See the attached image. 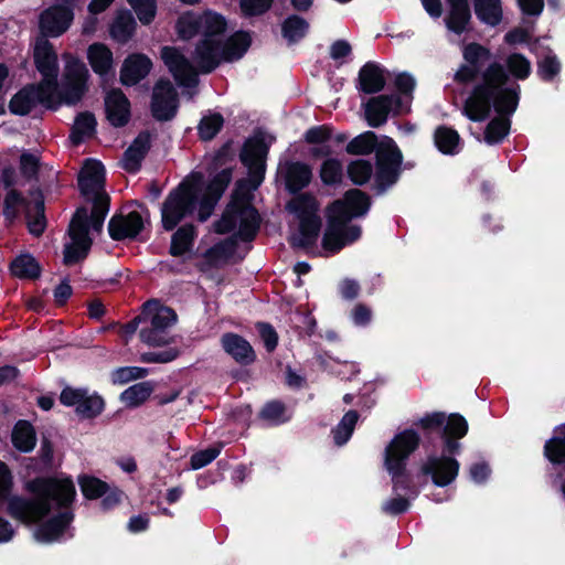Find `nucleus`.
I'll return each mask as SVG.
<instances>
[{
	"label": "nucleus",
	"instance_id": "nucleus-1",
	"mask_svg": "<svg viewBox=\"0 0 565 565\" xmlns=\"http://www.w3.org/2000/svg\"><path fill=\"white\" fill-rule=\"evenodd\" d=\"M12 487L11 471L0 460V499L8 502L7 513L11 518L26 524L45 519L51 513V500L56 501L60 507H67L76 497L74 482L70 478L35 477L28 481L25 489L36 497L33 499L11 495Z\"/></svg>",
	"mask_w": 565,
	"mask_h": 565
},
{
	"label": "nucleus",
	"instance_id": "nucleus-2",
	"mask_svg": "<svg viewBox=\"0 0 565 565\" xmlns=\"http://www.w3.org/2000/svg\"><path fill=\"white\" fill-rule=\"evenodd\" d=\"M461 53L463 62L456 71L454 82L462 86L473 84L465 103L477 107L488 106L497 94L511 89L505 66L492 60L489 47L469 42L463 44Z\"/></svg>",
	"mask_w": 565,
	"mask_h": 565
},
{
	"label": "nucleus",
	"instance_id": "nucleus-3",
	"mask_svg": "<svg viewBox=\"0 0 565 565\" xmlns=\"http://www.w3.org/2000/svg\"><path fill=\"white\" fill-rule=\"evenodd\" d=\"M520 97L521 86L513 82L511 83V89H504V92L497 94L490 100L488 107L487 105L477 107L465 103L462 114L473 122H481L490 116L493 109L497 116L487 124L483 139L489 146L500 145L510 134L511 116L518 109Z\"/></svg>",
	"mask_w": 565,
	"mask_h": 565
},
{
	"label": "nucleus",
	"instance_id": "nucleus-4",
	"mask_svg": "<svg viewBox=\"0 0 565 565\" xmlns=\"http://www.w3.org/2000/svg\"><path fill=\"white\" fill-rule=\"evenodd\" d=\"M420 445L419 434L407 428L397 433L384 451V467L390 473L395 492H404L417 497L419 489L416 486L412 473L407 470V462L413 452Z\"/></svg>",
	"mask_w": 565,
	"mask_h": 565
},
{
	"label": "nucleus",
	"instance_id": "nucleus-5",
	"mask_svg": "<svg viewBox=\"0 0 565 565\" xmlns=\"http://www.w3.org/2000/svg\"><path fill=\"white\" fill-rule=\"evenodd\" d=\"M141 310L145 323H149L139 331L141 342L149 347L170 344L173 339L168 337L167 329L177 322V312L168 306L160 305L157 299L146 301Z\"/></svg>",
	"mask_w": 565,
	"mask_h": 565
},
{
	"label": "nucleus",
	"instance_id": "nucleus-6",
	"mask_svg": "<svg viewBox=\"0 0 565 565\" xmlns=\"http://www.w3.org/2000/svg\"><path fill=\"white\" fill-rule=\"evenodd\" d=\"M403 153L394 139L385 136L382 147L376 151L374 163V183L372 190L375 195L385 194L394 186L402 174Z\"/></svg>",
	"mask_w": 565,
	"mask_h": 565
},
{
	"label": "nucleus",
	"instance_id": "nucleus-7",
	"mask_svg": "<svg viewBox=\"0 0 565 565\" xmlns=\"http://www.w3.org/2000/svg\"><path fill=\"white\" fill-rule=\"evenodd\" d=\"M198 207V195L191 186L181 183L169 192L161 205V224L171 232Z\"/></svg>",
	"mask_w": 565,
	"mask_h": 565
},
{
	"label": "nucleus",
	"instance_id": "nucleus-8",
	"mask_svg": "<svg viewBox=\"0 0 565 565\" xmlns=\"http://www.w3.org/2000/svg\"><path fill=\"white\" fill-rule=\"evenodd\" d=\"M269 146L262 135L247 138L239 151V161L246 167L252 190H256L265 179Z\"/></svg>",
	"mask_w": 565,
	"mask_h": 565
},
{
	"label": "nucleus",
	"instance_id": "nucleus-9",
	"mask_svg": "<svg viewBox=\"0 0 565 565\" xmlns=\"http://www.w3.org/2000/svg\"><path fill=\"white\" fill-rule=\"evenodd\" d=\"M60 403L75 407L79 419H95L105 411V399L97 392L89 393L85 387L65 386L60 394Z\"/></svg>",
	"mask_w": 565,
	"mask_h": 565
},
{
	"label": "nucleus",
	"instance_id": "nucleus-10",
	"mask_svg": "<svg viewBox=\"0 0 565 565\" xmlns=\"http://www.w3.org/2000/svg\"><path fill=\"white\" fill-rule=\"evenodd\" d=\"M131 204L138 206L141 211L114 214L108 222V234L111 239L117 242L137 239L145 228L146 220L149 222L150 212L147 205L139 201H132Z\"/></svg>",
	"mask_w": 565,
	"mask_h": 565
},
{
	"label": "nucleus",
	"instance_id": "nucleus-11",
	"mask_svg": "<svg viewBox=\"0 0 565 565\" xmlns=\"http://www.w3.org/2000/svg\"><path fill=\"white\" fill-rule=\"evenodd\" d=\"M179 109V94L171 81L160 77L152 89L150 99L151 116L160 122L172 120Z\"/></svg>",
	"mask_w": 565,
	"mask_h": 565
},
{
	"label": "nucleus",
	"instance_id": "nucleus-12",
	"mask_svg": "<svg viewBox=\"0 0 565 565\" xmlns=\"http://www.w3.org/2000/svg\"><path fill=\"white\" fill-rule=\"evenodd\" d=\"M444 449L440 455H428L420 467V473L430 477L434 486L445 488L451 484L459 475L460 463Z\"/></svg>",
	"mask_w": 565,
	"mask_h": 565
},
{
	"label": "nucleus",
	"instance_id": "nucleus-13",
	"mask_svg": "<svg viewBox=\"0 0 565 565\" xmlns=\"http://www.w3.org/2000/svg\"><path fill=\"white\" fill-rule=\"evenodd\" d=\"M372 206L371 196L363 190L353 188L344 192L342 199L334 200L327 211L342 221L350 223L354 218L364 217Z\"/></svg>",
	"mask_w": 565,
	"mask_h": 565
},
{
	"label": "nucleus",
	"instance_id": "nucleus-14",
	"mask_svg": "<svg viewBox=\"0 0 565 565\" xmlns=\"http://www.w3.org/2000/svg\"><path fill=\"white\" fill-rule=\"evenodd\" d=\"M239 198L242 201H238V230L234 233L239 241L245 243L253 242L262 224V217L258 210L252 204V195L249 193L248 185L239 190Z\"/></svg>",
	"mask_w": 565,
	"mask_h": 565
},
{
	"label": "nucleus",
	"instance_id": "nucleus-15",
	"mask_svg": "<svg viewBox=\"0 0 565 565\" xmlns=\"http://www.w3.org/2000/svg\"><path fill=\"white\" fill-rule=\"evenodd\" d=\"M160 55L164 65L180 86L193 87L198 85V72L178 47L163 46Z\"/></svg>",
	"mask_w": 565,
	"mask_h": 565
},
{
	"label": "nucleus",
	"instance_id": "nucleus-16",
	"mask_svg": "<svg viewBox=\"0 0 565 565\" xmlns=\"http://www.w3.org/2000/svg\"><path fill=\"white\" fill-rule=\"evenodd\" d=\"M74 19V12L71 8L62 4L52 6L45 9L39 20V26L42 36L47 39L57 38L65 33Z\"/></svg>",
	"mask_w": 565,
	"mask_h": 565
},
{
	"label": "nucleus",
	"instance_id": "nucleus-17",
	"mask_svg": "<svg viewBox=\"0 0 565 565\" xmlns=\"http://www.w3.org/2000/svg\"><path fill=\"white\" fill-rule=\"evenodd\" d=\"M543 456L551 463L554 473H551L552 484L556 486L564 478L565 470V424L554 428V435L543 446Z\"/></svg>",
	"mask_w": 565,
	"mask_h": 565
},
{
	"label": "nucleus",
	"instance_id": "nucleus-18",
	"mask_svg": "<svg viewBox=\"0 0 565 565\" xmlns=\"http://www.w3.org/2000/svg\"><path fill=\"white\" fill-rule=\"evenodd\" d=\"M105 167L96 159H86L77 177L81 194L87 199L103 193L105 186Z\"/></svg>",
	"mask_w": 565,
	"mask_h": 565
},
{
	"label": "nucleus",
	"instance_id": "nucleus-19",
	"mask_svg": "<svg viewBox=\"0 0 565 565\" xmlns=\"http://www.w3.org/2000/svg\"><path fill=\"white\" fill-rule=\"evenodd\" d=\"M221 40L202 38L195 45L193 61L198 72L201 74H211L223 60Z\"/></svg>",
	"mask_w": 565,
	"mask_h": 565
},
{
	"label": "nucleus",
	"instance_id": "nucleus-20",
	"mask_svg": "<svg viewBox=\"0 0 565 565\" xmlns=\"http://www.w3.org/2000/svg\"><path fill=\"white\" fill-rule=\"evenodd\" d=\"M52 502L60 509H63V511L41 523L35 530V539L43 543H51L58 540L74 520V513L70 510L72 503L67 507H60L54 500L50 501L51 505Z\"/></svg>",
	"mask_w": 565,
	"mask_h": 565
},
{
	"label": "nucleus",
	"instance_id": "nucleus-21",
	"mask_svg": "<svg viewBox=\"0 0 565 565\" xmlns=\"http://www.w3.org/2000/svg\"><path fill=\"white\" fill-rule=\"evenodd\" d=\"M468 429V422L461 414L451 413L446 416L440 436L444 450L450 455H459L461 451L459 440L467 435Z\"/></svg>",
	"mask_w": 565,
	"mask_h": 565
},
{
	"label": "nucleus",
	"instance_id": "nucleus-22",
	"mask_svg": "<svg viewBox=\"0 0 565 565\" xmlns=\"http://www.w3.org/2000/svg\"><path fill=\"white\" fill-rule=\"evenodd\" d=\"M105 114L115 128L125 127L131 118V105L120 88H114L105 97Z\"/></svg>",
	"mask_w": 565,
	"mask_h": 565
},
{
	"label": "nucleus",
	"instance_id": "nucleus-23",
	"mask_svg": "<svg viewBox=\"0 0 565 565\" xmlns=\"http://www.w3.org/2000/svg\"><path fill=\"white\" fill-rule=\"evenodd\" d=\"M151 149V134L149 130L140 131L122 154V168L128 173L140 171L142 161Z\"/></svg>",
	"mask_w": 565,
	"mask_h": 565
},
{
	"label": "nucleus",
	"instance_id": "nucleus-24",
	"mask_svg": "<svg viewBox=\"0 0 565 565\" xmlns=\"http://www.w3.org/2000/svg\"><path fill=\"white\" fill-rule=\"evenodd\" d=\"M152 61L143 53L129 54L120 68V82L125 86H135L148 76Z\"/></svg>",
	"mask_w": 565,
	"mask_h": 565
},
{
	"label": "nucleus",
	"instance_id": "nucleus-25",
	"mask_svg": "<svg viewBox=\"0 0 565 565\" xmlns=\"http://www.w3.org/2000/svg\"><path fill=\"white\" fill-rule=\"evenodd\" d=\"M221 345L237 364L247 366L256 361L250 343L241 334L226 332L221 337Z\"/></svg>",
	"mask_w": 565,
	"mask_h": 565
},
{
	"label": "nucleus",
	"instance_id": "nucleus-26",
	"mask_svg": "<svg viewBox=\"0 0 565 565\" xmlns=\"http://www.w3.org/2000/svg\"><path fill=\"white\" fill-rule=\"evenodd\" d=\"M386 70L376 62H366L359 71L356 88L366 95L382 92L386 85Z\"/></svg>",
	"mask_w": 565,
	"mask_h": 565
},
{
	"label": "nucleus",
	"instance_id": "nucleus-27",
	"mask_svg": "<svg viewBox=\"0 0 565 565\" xmlns=\"http://www.w3.org/2000/svg\"><path fill=\"white\" fill-rule=\"evenodd\" d=\"M33 60L38 72L42 76H58L57 53L49 39H36L34 44Z\"/></svg>",
	"mask_w": 565,
	"mask_h": 565
},
{
	"label": "nucleus",
	"instance_id": "nucleus-28",
	"mask_svg": "<svg viewBox=\"0 0 565 565\" xmlns=\"http://www.w3.org/2000/svg\"><path fill=\"white\" fill-rule=\"evenodd\" d=\"M312 180L311 167L302 161H289L285 166V189L290 194H297L306 189Z\"/></svg>",
	"mask_w": 565,
	"mask_h": 565
},
{
	"label": "nucleus",
	"instance_id": "nucleus-29",
	"mask_svg": "<svg viewBox=\"0 0 565 565\" xmlns=\"http://www.w3.org/2000/svg\"><path fill=\"white\" fill-rule=\"evenodd\" d=\"M246 188V180L239 179L236 181L235 189L232 193L231 201L226 205L222 216L214 223V232L220 235L228 234L235 231L238 223V201H242L239 198V190Z\"/></svg>",
	"mask_w": 565,
	"mask_h": 565
},
{
	"label": "nucleus",
	"instance_id": "nucleus-30",
	"mask_svg": "<svg viewBox=\"0 0 565 565\" xmlns=\"http://www.w3.org/2000/svg\"><path fill=\"white\" fill-rule=\"evenodd\" d=\"M298 220L299 236L291 237L289 241L290 245L299 248H308L316 245L322 226L321 217L315 214Z\"/></svg>",
	"mask_w": 565,
	"mask_h": 565
},
{
	"label": "nucleus",
	"instance_id": "nucleus-31",
	"mask_svg": "<svg viewBox=\"0 0 565 565\" xmlns=\"http://www.w3.org/2000/svg\"><path fill=\"white\" fill-rule=\"evenodd\" d=\"M252 41L250 33L244 30L234 32L225 41L221 40L224 62L233 63L241 60L250 47Z\"/></svg>",
	"mask_w": 565,
	"mask_h": 565
},
{
	"label": "nucleus",
	"instance_id": "nucleus-32",
	"mask_svg": "<svg viewBox=\"0 0 565 565\" xmlns=\"http://www.w3.org/2000/svg\"><path fill=\"white\" fill-rule=\"evenodd\" d=\"M327 226L322 237V248L332 254L344 248L345 242L342 236V226L347 223L326 210Z\"/></svg>",
	"mask_w": 565,
	"mask_h": 565
},
{
	"label": "nucleus",
	"instance_id": "nucleus-33",
	"mask_svg": "<svg viewBox=\"0 0 565 565\" xmlns=\"http://www.w3.org/2000/svg\"><path fill=\"white\" fill-rule=\"evenodd\" d=\"M28 85L32 90L38 104H41L46 108L53 110L57 108V106L60 105V98H56L58 88L57 76H42L40 83Z\"/></svg>",
	"mask_w": 565,
	"mask_h": 565
},
{
	"label": "nucleus",
	"instance_id": "nucleus-34",
	"mask_svg": "<svg viewBox=\"0 0 565 565\" xmlns=\"http://www.w3.org/2000/svg\"><path fill=\"white\" fill-rule=\"evenodd\" d=\"M10 274L19 279L35 280L40 278L42 267L30 253L15 256L9 265Z\"/></svg>",
	"mask_w": 565,
	"mask_h": 565
},
{
	"label": "nucleus",
	"instance_id": "nucleus-35",
	"mask_svg": "<svg viewBox=\"0 0 565 565\" xmlns=\"http://www.w3.org/2000/svg\"><path fill=\"white\" fill-rule=\"evenodd\" d=\"M449 11L444 21L449 31L457 35L469 31L471 10L469 1L448 4Z\"/></svg>",
	"mask_w": 565,
	"mask_h": 565
},
{
	"label": "nucleus",
	"instance_id": "nucleus-36",
	"mask_svg": "<svg viewBox=\"0 0 565 565\" xmlns=\"http://www.w3.org/2000/svg\"><path fill=\"white\" fill-rule=\"evenodd\" d=\"M434 143L446 156H456L462 149V141L458 131L445 125H440L435 129Z\"/></svg>",
	"mask_w": 565,
	"mask_h": 565
},
{
	"label": "nucleus",
	"instance_id": "nucleus-37",
	"mask_svg": "<svg viewBox=\"0 0 565 565\" xmlns=\"http://www.w3.org/2000/svg\"><path fill=\"white\" fill-rule=\"evenodd\" d=\"M196 236L198 231L192 223H186L178 227L171 236L169 254L173 257L183 256L192 249Z\"/></svg>",
	"mask_w": 565,
	"mask_h": 565
},
{
	"label": "nucleus",
	"instance_id": "nucleus-38",
	"mask_svg": "<svg viewBox=\"0 0 565 565\" xmlns=\"http://www.w3.org/2000/svg\"><path fill=\"white\" fill-rule=\"evenodd\" d=\"M11 443L20 452H31L36 445L34 426L29 420L19 419L12 428Z\"/></svg>",
	"mask_w": 565,
	"mask_h": 565
},
{
	"label": "nucleus",
	"instance_id": "nucleus-39",
	"mask_svg": "<svg viewBox=\"0 0 565 565\" xmlns=\"http://www.w3.org/2000/svg\"><path fill=\"white\" fill-rule=\"evenodd\" d=\"M137 22L129 10L118 11L116 18L109 25L111 39L118 43L126 44L135 34Z\"/></svg>",
	"mask_w": 565,
	"mask_h": 565
},
{
	"label": "nucleus",
	"instance_id": "nucleus-40",
	"mask_svg": "<svg viewBox=\"0 0 565 565\" xmlns=\"http://www.w3.org/2000/svg\"><path fill=\"white\" fill-rule=\"evenodd\" d=\"M97 120L93 113H79L71 128L70 141L73 146L82 145L86 139H90L96 135Z\"/></svg>",
	"mask_w": 565,
	"mask_h": 565
},
{
	"label": "nucleus",
	"instance_id": "nucleus-41",
	"mask_svg": "<svg viewBox=\"0 0 565 565\" xmlns=\"http://www.w3.org/2000/svg\"><path fill=\"white\" fill-rule=\"evenodd\" d=\"M87 60L94 71L99 76L107 75L113 67V52L104 43H93L87 50Z\"/></svg>",
	"mask_w": 565,
	"mask_h": 565
},
{
	"label": "nucleus",
	"instance_id": "nucleus-42",
	"mask_svg": "<svg viewBox=\"0 0 565 565\" xmlns=\"http://www.w3.org/2000/svg\"><path fill=\"white\" fill-rule=\"evenodd\" d=\"M309 29V22L296 13L288 15L280 24L281 36L288 45H294L305 39Z\"/></svg>",
	"mask_w": 565,
	"mask_h": 565
},
{
	"label": "nucleus",
	"instance_id": "nucleus-43",
	"mask_svg": "<svg viewBox=\"0 0 565 565\" xmlns=\"http://www.w3.org/2000/svg\"><path fill=\"white\" fill-rule=\"evenodd\" d=\"M390 99L386 95L371 97L365 104V119L372 128H379L387 121L391 114L388 108Z\"/></svg>",
	"mask_w": 565,
	"mask_h": 565
},
{
	"label": "nucleus",
	"instance_id": "nucleus-44",
	"mask_svg": "<svg viewBox=\"0 0 565 565\" xmlns=\"http://www.w3.org/2000/svg\"><path fill=\"white\" fill-rule=\"evenodd\" d=\"M381 147L382 140L379 141L374 131L367 130L351 139L345 146V151L351 156H369L376 153Z\"/></svg>",
	"mask_w": 565,
	"mask_h": 565
},
{
	"label": "nucleus",
	"instance_id": "nucleus-45",
	"mask_svg": "<svg viewBox=\"0 0 565 565\" xmlns=\"http://www.w3.org/2000/svg\"><path fill=\"white\" fill-rule=\"evenodd\" d=\"M478 20L487 25L497 26L503 18L501 0H473Z\"/></svg>",
	"mask_w": 565,
	"mask_h": 565
},
{
	"label": "nucleus",
	"instance_id": "nucleus-46",
	"mask_svg": "<svg viewBox=\"0 0 565 565\" xmlns=\"http://www.w3.org/2000/svg\"><path fill=\"white\" fill-rule=\"evenodd\" d=\"M292 195L294 198L287 202L286 209L288 212L295 214L297 218L318 214L319 203L313 194L309 192L302 193L300 191Z\"/></svg>",
	"mask_w": 565,
	"mask_h": 565
},
{
	"label": "nucleus",
	"instance_id": "nucleus-47",
	"mask_svg": "<svg viewBox=\"0 0 565 565\" xmlns=\"http://www.w3.org/2000/svg\"><path fill=\"white\" fill-rule=\"evenodd\" d=\"M258 418L265 422L267 426L276 427L288 423L291 416L288 414L284 402L273 399L265 403L258 413Z\"/></svg>",
	"mask_w": 565,
	"mask_h": 565
},
{
	"label": "nucleus",
	"instance_id": "nucleus-48",
	"mask_svg": "<svg viewBox=\"0 0 565 565\" xmlns=\"http://www.w3.org/2000/svg\"><path fill=\"white\" fill-rule=\"evenodd\" d=\"M238 241L239 238L233 234L207 248L203 255L207 264L214 266L221 259L232 258L238 247Z\"/></svg>",
	"mask_w": 565,
	"mask_h": 565
},
{
	"label": "nucleus",
	"instance_id": "nucleus-49",
	"mask_svg": "<svg viewBox=\"0 0 565 565\" xmlns=\"http://www.w3.org/2000/svg\"><path fill=\"white\" fill-rule=\"evenodd\" d=\"M90 227L87 209L85 206L77 207L68 225L67 232L71 239L85 243L88 241L93 244V239L89 236Z\"/></svg>",
	"mask_w": 565,
	"mask_h": 565
},
{
	"label": "nucleus",
	"instance_id": "nucleus-50",
	"mask_svg": "<svg viewBox=\"0 0 565 565\" xmlns=\"http://www.w3.org/2000/svg\"><path fill=\"white\" fill-rule=\"evenodd\" d=\"M153 392V385L151 382H140L126 388L120 394V401L128 408H136L142 405Z\"/></svg>",
	"mask_w": 565,
	"mask_h": 565
},
{
	"label": "nucleus",
	"instance_id": "nucleus-51",
	"mask_svg": "<svg viewBox=\"0 0 565 565\" xmlns=\"http://www.w3.org/2000/svg\"><path fill=\"white\" fill-rule=\"evenodd\" d=\"M347 175L356 186L367 184L374 175V166L367 159H355L348 163Z\"/></svg>",
	"mask_w": 565,
	"mask_h": 565
},
{
	"label": "nucleus",
	"instance_id": "nucleus-52",
	"mask_svg": "<svg viewBox=\"0 0 565 565\" xmlns=\"http://www.w3.org/2000/svg\"><path fill=\"white\" fill-rule=\"evenodd\" d=\"M359 418L358 411L350 409L343 415L339 424L332 428L331 434L337 446L341 447L350 440Z\"/></svg>",
	"mask_w": 565,
	"mask_h": 565
},
{
	"label": "nucleus",
	"instance_id": "nucleus-53",
	"mask_svg": "<svg viewBox=\"0 0 565 565\" xmlns=\"http://www.w3.org/2000/svg\"><path fill=\"white\" fill-rule=\"evenodd\" d=\"M445 419L446 414L444 412H433L426 414L414 425L422 429L426 441L433 444V437L435 435L440 438Z\"/></svg>",
	"mask_w": 565,
	"mask_h": 565
},
{
	"label": "nucleus",
	"instance_id": "nucleus-54",
	"mask_svg": "<svg viewBox=\"0 0 565 565\" xmlns=\"http://www.w3.org/2000/svg\"><path fill=\"white\" fill-rule=\"evenodd\" d=\"M237 147L234 139H227L213 154L207 164V172L210 174L217 170H222L228 163H233L236 158Z\"/></svg>",
	"mask_w": 565,
	"mask_h": 565
},
{
	"label": "nucleus",
	"instance_id": "nucleus-55",
	"mask_svg": "<svg viewBox=\"0 0 565 565\" xmlns=\"http://www.w3.org/2000/svg\"><path fill=\"white\" fill-rule=\"evenodd\" d=\"M36 100L29 85L18 90L9 102V110L13 115L26 116L35 107Z\"/></svg>",
	"mask_w": 565,
	"mask_h": 565
},
{
	"label": "nucleus",
	"instance_id": "nucleus-56",
	"mask_svg": "<svg viewBox=\"0 0 565 565\" xmlns=\"http://www.w3.org/2000/svg\"><path fill=\"white\" fill-rule=\"evenodd\" d=\"M93 203L92 214L89 216V224L95 232H102L104 221L109 212L110 196L106 193L96 194L90 199Z\"/></svg>",
	"mask_w": 565,
	"mask_h": 565
},
{
	"label": "nucleus",
	"instance_id": "nucleus-57",
	"mask_svg": "<svg viewBox=\"0 0 565 565\" xmlns=\"http://www.w3.org/2000/svg\"><path fill=\"white\" fill-rule=\"evenodd\" d=\"M224 127V117L220 113L203 116L198 125V136L201 141L213 140Z\"/></svg>",
	"mask_w": 565,
	"mask_h": 565
},
{
	"label": "nucleus",
	"instance_id": "nucleus-58",
	"mask_svg": "<svg viewBox=\"0 0 565 565\" xmlns=\"http://www.w3.org/2000/svg\"><path fill=\"white\" fill-rule=\"evenodd\" d=\"M234 167H225L215 171V174L207 182L205 194L211 195L214 200H220L232 182Z\"/></svg>",
	"mask_w": 565,
	"mask_h": 565
},
{
	"label": "nucleus",
	"instance_id": "nucleus-59",
	"mask_svg": "<svg viewBox=\"0 0 565 565\" xmlns=\"http://www.w3.org/2000/svg\"><path fill=\"white\" fill-rule=\"evenodd\" d=\"M200 20L203 38L215 39L216 35L223 34L226 30V20L220 13L205 11L200 14Z\"/></svg>",
	"mask_w": 565,
	"mask_h": 565
},
{
	"label": "nucleus",
	"instance_id": "nucleus-60",
	"mask_svg": "<svg viewBox=\"0 0 565 565\" xmlns=\"http://www.w3.org/2000/svg\"><path fill=\"white\" fill-rule=\"evenodd\" d=\"M321 182L328 186H334L342 182L343 164L338 158L323 160L319 169Z\"/></svg>",
	"mask_w": 565,
	"mask_h": 565
},
{
	"label": "nucleus",
	"instance_id": "nucleus-61",
	"mask_svg": "<svg viewBox=\"0 0 565 565\" xmlns=\"http://www.w3.org/2000/svg\"><path fill=\"white\" fill-rule=\"evenodd\" d=\"M78 484L83 495L87 500H96L106 494L107 490H109V484L102 479L89 476L82 475L78 477Z\"/></svg>",
	"mask_w": 565,
	"mask_h": 565
},
{
	"label": "nucleus",
	"instance_id": "nucleus-62",
	"mask_svg": "<svg viewBox=\"0 0 565 565\" xmlns=\"http://www.w3.org/2000/svg\"><path fill=\"white\" fill-rule=\"evenodd\" d=\"M175 30L181 40L188 41L192 39L201 32L200 14L191 12L182 14L177 21Z\"/></svg>",
	"mask_w": 565,
	"mask_h": 565
},
{
	"label": "nucleus",
	"instance_id": "nucleus-63",
	"mask_svg": "<svg viewBox=\"0 0 565 565\" xmlns=\"http://www.w3.org/2000/svg\"><path fill=\"white\" fill-rule=\"evenodd\" d=\"M504 66L509 76L511 75L518 81H524L531 75V63L521 53L510 54Z\"/></svg>",
	"mask_w": 565,
	"mask_h": 565
},
{
	"label": "nucleus",
	"instance_id": "nucleus-64",
	"mask_svg": "<svg viewBox=\"0 0 565 565\" xmlns=\"http://www.w3.org/2000/svg\"><path fill=\"white\" fill-rule=\"evenodd\" d=\"M92 243L88 241H72L68 244H65L63 250V263L66 266H72L81 260L85 259L90 250Z\"/></svg>",
	"mask_w": 565,
	"mask_h": 565
}]
</instances>
